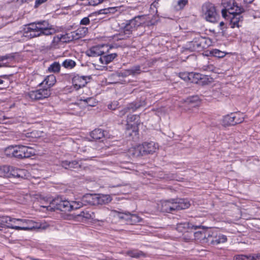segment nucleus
Returning a JSON list of instances; mask_svg holds the SVG:
<instances>
[{
    "mask_svg": "<svg viewBox=\"0 0 260 260\" xmlns=\"http://www.w3.org/2000/svg\"><path fill=\"white\" fill-rule=\"evenodd\" d=\"M200 228V226H194L188 222L180 223V233H182V239L186 242L194 239L202 244H208V238L210 235V230L203 229L196 232L193 231Z\"/></svg>",
    "mask_w": 260,
    "mask_h": 260,
    "instance_id": "1",
    "label": "nucleus"
},
{
    "mask_svg": "<svg viewBox=\"0 0 260 260\" xmlns=\"http://www.w3.org/2000/svg\"><path fill=\"white\" fill-rule=\"evenodd\" d=\"M55 29L48 21H38L29 24L26 29L24 36L29 38L39 37L41 35L48 36L53 34Z\"/></svg>",
    "mask_w": 260,
    "mask_h": 260,
    "instance_id": "2",
    "label": "nucleus"
},
{
    "mask_svg": "<svg viewBox=\"0 0 260 260\" xmlns=\"http://www.w3.org/2000/svg\"><path fill=\"white\" fill-rule=\"evenodd\" d=\"M49 206H47L50 211L55 210H59L62 211H70L72 210L77 209L83 206L84 203L80 201H72L70 202L60 197H57L49 201Z\"/></svg>",
    "mask_w": 260,
    "mask_h": 260,
    "instance_id": "3",
    "label": "nucleus"
},
{
    "mask_svg": "<svg viewBox=\"0 0 260 260\" xmlns=\"http://www.w3.org/2000/svg\"><path fill=\"white\" fill-rule=\"evenodd\" d=\"M7 155L19 159L28 158L35 154V150L24 145L10 146L5 149Z\"/></svg>",
    "mask_w": 260,
    "mask_h": 260,
    "instance_id": "4",
    "label": "nucleus"
},
{
    "mask_svg": "<svg viewBox=\"0 0 260 260\" xmlns=\"http://www.w3.org/2000/svg\"><path fill=\"white\" fill-rule=\"evenodd\" d=\"M7 226L16 230L29 231L35 228V223L31 220L12 218L9 217Z\"/></svg>",
    "mask_w": 260,
    "mask_h": 260,
    "instance_id": "5",
    "label": "nucleus"
},
{
    "mask_svg": "<svg viewBox=\"0 0 260 260\" xmlns=\"http://www.w3.org/2000/svg\"><path fill=\"white\" fill-rule=\"evenodd\" d=\"M202 10L204 18L209 22H216L219 18L215 7L212 3L208 2L203 4Z\"/></svg>",
    "mask_w": 260,
    "mask_h": 260,
    "instance_id": "6",
    "label": "nucleus"
},
{
    "mask_svg": "<svg viewBox=\"0 0 260 260\" xmlns=\"http://www.w3.org/2000/svg\"><path fill=\"white\" fill-rule=\"evenodd\" d=\"M91 199L93 200V204L101 205L108 204L112 201V198L110 195L99 194L94 196L91 194H86L83 197L82 202L84 203V205L86 203L91 204Z\"/></svg>",
    "mask_w": 260,
    "mask_h": 260,
    "instance_id": "7",
    "label": "nucleus"
},
{
    "mask_svg": "<svg viewBox=\"0 0 260 260\" xmlns=\"http://www.w3.org/2000/svg\"><path fill=\"white\" fill-rule=\"evenodd\" d=\"M114 216L123 219L128 224H135L141 221L142 218L138 215L131 214L129 212H121L116 210L111 211Z\"/></svg>",
    "mask_w": 260,
    "mask_h": 260,
    "instance_id": "8",
    "label": "nucleus"
},
{
    "mask_svg": "<svg viewBox=\"0 0 260 260\" xmlns=\"http://www.w3.org/2000/svg\"><path fill=\"white\" fill-rule=\"evenodd\" d=\"M244 120L243 115L240 113H232L223 117V123L224 125H235L242 123Z\"/></svg>",
    "mask_w": 260,
    "mask_h": 260,
    "instance_id": "9",
    "label": "nucleus"
},
{
    "mask_svg": "<svg viewBox=\"0 0 260 260\" xmlns=\"http://www.w3.org/2000/svg\"><path fill=\"white\" fill-rule=\"evenodd\" d=\"M51 95L50 89L43 87L42 88L29 91L28 96L32 100H39L48 98Z\"/></svg>",
    "mask_w": 260,
    "mask_h": 260,
    "instance_id": "10",
    "label": "nucleus"
},
{
    "mask_svg": "<svg viewBox=\"0 0 260 260\" xmlns=\"http://www.w3.org/2000/svg\"><path fill=\"white\" fill-rule=\"evenodd\" d=\"M210 39L198 36L192 40L193 49L196 51H201L210 45Z\"/></svg>",
    "mask_w": 260,
    "mask_h": 260,
    "instance_id": "11",
    "label": "nucleus"
},
{
    "mask_svg": "<svg viewBox=\"0 0 260 260\" xmlns=\"http://www.w3.org/2000/svg\"><path fill=\"white\" fill-rule=\"evenodd\" d=\"M109 52V48L107 45H102L93 46L86 51V54L89 56H102Z\"/></svg>",
    "mask_w": 260,
    "mask_h": 260,
    "instance_id": "12",
    "label": "nucleus"
},
{
    "mask_svg": "<svg viewBox=\"0 0 260 260\" xmlns=\"http://www.w3.org/2000/svg\"><path fill=\"white\" fill-rule=\"evenodd\" d=\"M244 12V9L241 7H236V9L233 13H230L233 17L231 18V23L232 28L235 27H239L241 25L239 24L240 21H242L243 17L240 14Z\"/></svg>",
    "mask_w": 260,
    "mask_h": 260,
    "instance_id": "13",
    "label": "nucleus"
},
{
    "mask_svg": "<svg viewBox=\"0 0 260 260\" xmlns=\"http://www.w3.org/2000/svg\"><path fill=\"white\" fill-rule=\"evenodd\" d=\"M88 32V28L86 27H81L77 30L66 34L69 42L74 40H78L84 37Z\"/></svg>",
    "mask_w": 260,
    "mask_h": 260,
    "instance_id": "14",
    "label": "nucleus"
},
{
    "mask_svg": "<svg viewBox=\"0 0 260 260\" xmlns=\"http://www.w3.org/2000/svg\"><path fill=\"white\" fill-rule=\"evenodd\" d=\"M144 155L147 154H152L155 153L159 148L157 143L150 141L144 142L141 144Z\"/></svg>",
    "mask_w": 260,
    "mask_h": 260,
    "instance_id": "15",
    "label": "nucleus"
},
{
    "mask_svg": "<svg viewBox=\"0 0 260 260\" xmlns=\"http://www.w3.org/2000/svg\"><path fill=\"white\" fill-rule=\"evenodd\" d=\"M227 241L226 236L222 234L217 235L216 232L210 231V235L208 238V245L213 246L223 243Z\"/></svg>",
    "mask_w": 260,
    "mask_h": 260,
    "instance_id": "16",
    "label": "nucleus"
},
{
    "mask_svg": "<svg viewBox=\"0 0 260 260\" xmlns=\"http://www.w3.org/2000/svg\"><path fill=\"white\" fill-rule=\"evenodd\" d=\"M143 103L135 102L129 104L126 107L119 111L118 116L122 117L127 113L135 111L137 109L143 105Z\"/></svg>",
    "mask_w": 260,
    "mask_h": 260,
    "instance_id": "17",
    "label": "nucleus"
},
{
    "mask_svg": "<svg viewBox=\"0 0 260 260\" xmlns=\"http://www.w3.org/2000/svg\"><path fill=\"white\" fill-rule=\"evenodd\" d=\"M174 200L166 201L162 203L161 210L163 212H173L177 210L179 207V203L174 202Z\"/></svg>",
    "mask_w": 260,
    "mask_h": 260,
    "instance_id": "18",
    "label": "nucleus"
},
{
    "mask_svg": "<svg viewBox=\"0 0 260 260\" xmlns=\"http://www.w3.org/2000/svg\"><path fill=\"white\" fill-rule=\"evenodd\" d=\"M87 77L76 75L72 79L73 86L76 90H78L87 84Z\"/></svg>",
    "mask_w": 260,
    "mask_h": 260,
    "instance_id": "19",
    "label": "nucleus"
},
{
    "mask_svg": "<svg viewBox=\"0 0 260 260\" xmlns=\"http://www.w3.org/2000/svg\"><path fill=\"white\" fill-rule=\"evenodd\" d=\"M200 75L197 73L193 72H181L180 73V78L183 80L185 82L190 83L197 82L198 78H200Z\"/></svg>",
    "mask_w": 260,
    "mask_h": 260,
    "instance_id": "20",
    "label": "nucleus"
},
{
    "mask_svg": "<svg viewBox=\"0 0 260 260\" xmlns=\"http://www.w3.org/2000/svg\"><path fill=\"white\" fill-rule=\"evenodd\" d=\"M56 77L54 75L46 76L44 80L39 84V86L50 89L56 83Z\"/></svg>",
    "mask_w": 260,
    "mask_h": 260,
    "instance_id": "21",
    "label": "nucleus"
},
{
    "mask_svg": "<svg viewBox=\"0 0 260 260\" xmlns=\"http://www.w3.org/2000/svg\"><path fill=\"white\" fill-rule=\"evenodd\" d=\"M117 55V53H110L109 50L108 53H105V54L100 57V61L102 64H107L112 62Z\"/></svg>",
    "mask_w": 260,
    "mask_h": 260,
    "instance_id": "22",
    "label": "nucleus"
},
{
    "mask_svg": "<svg viewBox=\"0 0 260 260\" xmlns=\"http://www.w3.org/2000/svg\"><path fill=\"white\" fill-rule=\"evenodd\" d=\"M221 4L224 8L228 10L229 14L233 13L236 7H239L235 0H222Z\"/></svg>",
    "mask_w": 260,
    "mask_h": 260,
    "instance_id": "23",
    "label": "nucleus"
},
{
    "mask_svg": "<svg viewBox=\"0 0 260 260\" xmlns=\"http://www.w3.org/2000/svg\"><path fill=\"white\" fill-rule=\"evenodd\" d=\"M124 254L135 258H139L141 257H146V254L145 253L142 251L135 249H130L124 252Z\"/></svg>",
    "mask_w": 260,
    "mask_h": 260,
    "instance_id": "24",
    "label": "nucleus"
},
{
    "mask_svg": "<svg viewBox=\"0 0 260 260\" xmlns=\"http://www.w3.org/2000/svg\"><path fill=\"white\" fill-rule=\"evenodd\" d=\"M141 144L131 148L128 150L129 154L133 157H139L144 155Z\"/></svg>",
    "mask_w": 260,
    "mask_h": 260,
    "instance_id": "25",
    "label": "nucleus"
},
{
    "mask_svg": "<svg viewBox=\"0 0 260 260\" xmlns=\"http://www.w3.org/2000/svg\"><path fill=\"white\" fill-rule=\"evenodd\" d=\"M234 260H260V254L256 256L252 255L238 254L234 257Z\"/></svg>",
    "mask_w": 260,
    "mask_h": 260,
    "instance_id": "26",
    "label": "nucleus"
},
{
    "mask_svg": "<svg viewBox=\"0 0 260 260\" xmlns=\"http://www.w3.org/2000/svg\"><path fill=\"white\" fill-rule=\"evenodd\" d=\"M67 40L68 38H67V36H66V34L58 35L53 38L51 43V46L52 47H55L60 42H69Z\"/></svg>",
    "mask_w": 260,
    "mask_h": 260,
    "instance_id": "27",
    "label": "nucleus"
},
{
    "mask_svg": "<svg viewBox=\"0 0 260 260\" xmlns=\"http://www.w3.org/2000/svg\"><path fill=\"white\" fill-rule=\"evenodd\" d=\"M90 136L94 140H100L105 136L104 132L101 129H95L91 132Z\"/></svg>",
    "mask_w": 260,
    "mask_h": 260,
    "instance_id": "28",
    "label": "nucleus"
},
{
    "mask_svg": "<svg viewBox=\"0 0 260 260\" xmlns=\"http://www.w3.org/2000/svg\"><path fill=\"white\" fill-rule=\"evenodd\" d=\"M93 213L90 210L86 209L80 212V213L76 215V217H82L86 219L92 218L93 217Z\"/></svg>",
    "mask_w": 260,
    "mask_h": 260,
    "instance_id": "29",
    "label": "nucleus"
},
{
    "mask_svg": "<svg viewBox=\"0 0 260 260\" xmlns=\"http://www.w3.org/2000/svg\"><path fill=\"white\" fill-rule=\"evenodd\" d=\"M142 17V16H139L131 20L129 23L131 25V27H133V28L136 30L138 26H140L143 23L141 20Z\"/></svg>",
    "mask_w": 260,
    "mask_h": 260,
    "instance_id": "30",
    "label": "nucleus"
},
{
    "mask_svg": "<svg viewBox=\"0 0 260 260\" xmlns=\"http://www.w3.org/2000/svg\"><path fill=\"white\" fill-rule=\"evenodd\" d=\"M10 166H3L0 167V177H10Z\"/></svg>",
    "mask_w": 260,
    "mask_h": 260,
    "instance_id": "31",
    "label": "nucleus"
},
{
    "mask_svg": "<svg viewBox=\"0 0 260 260\" xmlns=\"http://www.w3.org/2000/svg\"><path fill=\"white\" fill-rule=\"evenodd\" d=\"M60 69V64L57 62H54L48 67V71L50 73H58Z\"/></svg>",
    "mask_w": 260,
    "mask_h": 260,
    "instance_id": "32",
    "label": "nucleus"
},
{
    "mask_svg": "<svg viewBox=\"0 0 260 260\" xmlns=\"http://www.w3.org/2000/svg\"><path fill=\"white\" fill-rule=\"evenodd\" d=\"M191 204L187 199H180V210H184L188 208Z\"/></svg>",
    "mask_w": 260,
    "mask_h": 260,
    "instance_id": "33",
    "label": "nucleus"
},
{
    "mask_svg": "<svg viewBox=\"0 0 260 260\" xmlns=\"http://www.w3.org/2000/svg\"><path fill=\"white\" fill-rule=\"evenodd\" d=\"M76 64V63L75 61L70 59H66L62 63L63 67L70 69L73 68L75 67Z\"/></svg>",
    "mask_w": 260,
    "mask_h": 260,
    "instance_id": "34",
    "label": "nucleus"
},
{
    "mask_svg": "<svg viewBox=\"0 0 260 260\" xmlns=\"http://www.w3.org/2000/svg\"><path fill=\"white\" fill-rule=\"evenodd\" d=\"M127 124H129V123L134 122L136 124H138L139 122V116L137 115L129 114L127 116L126 120Z\"/></svg>",
    "mask_w": 260,
    "mask_h": 260,
    "instance_id": "35",
    "label": "nucleus"
},
{
    "mask_svg": "<svg viewBox=\"0 0 260 260\" xmlns=\"http://www.w3.org/2000/svg\"><path fill=\"white\" fill-rule=\"evenodd\" d=\"M198 74L200 75V78H198L199 79H198V81L197 82H194V83L207 84L210 82L207 76L202 75L200 73H198Z\"/></svg>",
    "mask_w": 260,
    "mask_h": 260,
    "instance_id": "36",
    "label": "nucleus"
},
{
    "mask_svg": "<svg viewBox=\"0 0 260 260\" xmlns=\"http://www.w3.org/2000/svg\"><path fill=\"white\" fill-rule=\"evenodd\" d=\"M14 58V56L10 54H6L5 55L3 56H0V62H2L4 60H8V59H13ZM8 67V65L7 64V63H1L0 62V68L2 67Z\"/></svg>",
    "mask_w": 260,
    "mask_h": 260,
    "instance_id": "37",
    "label": "nucleus"
},
{
    "mask_svg": "<svg viewBox=\"0 0 260 260\" xmlns=\"http://www.w3.org/2000/svg\"><path fill=\"white\" fill-rule=\"evenodd\" d=\"M134 30H135V28H133V27H131V25L128 23L124 26L123 28V33L126 37H128L129 35Z\"/></svg>",
    "mask_w": 260,
    "mask_h": 260,
    "instance_id": "38",
    "label": "nucleus"
},
{
    "mask_svg": "<svg viewBox=\"0 0 260 260\" xmlns=\"http://www.w3.org/2000/svg\"><path fill=\"white\" fill-rule=\"evenodd\" d=\"M18 173V174H17V175H18L17 178L27 179L28 177L29 176V173L27 172V170L24 169H19Z\"/></svg>",
    "mask_w": 260,
    "mask_h": 260,
    "instance_id": "39",
    "label": "nucleus"
},
{
    "mask_svg": "<svg viewBox=\"0 0 260 260\" xmlns=\"http://www.w3.org/2000/svg\"><path fill=\"white\" fill-rule=\"evenodd\" d=\"M8 220H10L9 216H0V230L5 226H7Z\"/></svg>",
    "mask_w": 260,
    "mask_h": 260,
    "instance_id": "40",
    "label": "nucleus"
},
{
    "mask_svg": "<svg viewBox=\"0 0 260 260\" xmlns=\"http://www.w3.org/2000/svg\"><path fill=\"white\" fill-rule=\"evenodd\" d=\"M212 55L216 57L222 58L225 56L226 53L218 49H214L212 51Z\"/></svg>",
    "mask_w": 260,
    "mask_h": 260,
    "instance_id": "41",
    "label": "nucleus"
},
{
    "mask_svg": "<svg viewBox=\"0 0 260 260\" xmlns=\"http://www.w3.org/2000/svg\"><path fill=\"white\" fill-rule=\"evenodd\" d=\"M130 73L131 75L134 76L135 75H137L140 73L141 72V68L140 66H136L129 69Z\"/></svg>",
    "mask_w": 260,
    "mask_h": 260,
    "instance_id": "42",
    "label": "nucleus"
},
{
    "mask_svg": "<svg viewBox=\"0 0 260 260\" xmlns=\"http://www.w3.org/2000/svg\"><path fill=\"white\" fill-rule=\"evenodd\" d=\"M81 100L84 101L87 105L90 107H94L96 104L95 99L92 98H88L84 100L81 99Z\"/></svg>",
    "mask_w": 260,
    "mask_h": 260,
    "instance_id": "43",
    "label": "nucleus"
},
{
    "mask_svg": "<svg viewBox=\"0 0 260 260\" xmlns=\"http://www.w3.org/2000/svg\"><path fill=\"white\" fill-rule=\"evenodd\" d=\"M19 170V169H17V168H15L13 167H10V171H9V173L10 174V177L11 176H13L14 177H18V175H17V174H18V171Z\"/></svg>",
    "mask_w": 260,
    "mask_h": 260,
    "instance_id": "44",
    "label": "nucleus"
},
{
    "mask_svg": "<svg viewBox=\"0 0 260 260\" xmlns=\"http://www.w3.org/2000/svg\"><path fill=\"white\" fill-rule=\"evenodd\" d=\"M114 9H115L114 8L110 7V8H106V9H101V10H99V14H107L111 13V11L114 10Z\"/></svg>",
    "mask_w": 260,
    "mask_h": 260,
    "instance_id": "45",
    "label": "nucleus"
},
{
    "mask_svg": "<svg viewBox=\"0 0 260 260\" xmlns=\"http://www.w3.org/2000/svg\"><path fill=\"white\" fill-rule=\"evenodd\" d=\"M119 106V103L117 101H114L111 104H109L108 107L109 109L114 110L116 109Z\"/></svg>",
    "mask_w": 260,
    "mask_h": 260,
    "instance_id": "46",
    "label": "nucleus"
},
{
    "mask_svg": "<svg viewBox=\"0 0 260 260\" xmlns=\"http://www.w3.org/2000/svg\"><path fill=\"white\" fill-rule=\"evenodd\" d=\"M130 72H131L129 71V69L122 71L118 73V76L122 77L128 76L129 75H131Z\"/></svg>",
    "mask_w": 260,
    "mask_h": 260,
    "instance_id": "47",
    "label": "nucleus"
},
{
    "mask_svg": "<svg viewBox=\"0 0 260 260\" xmlns=\"http://www.w3.org/2000/svg\"><path fill=\"white\" fill-rule=\"evenodd\" d=\"M193 46V44L192 43V41L188 42V43L186 45V47L184 48L186 50H188L190 52L191 51H196L193 49L192 47Z\"/></svg>",
    "mask_w": 260,
    "mask_h": 260,
    "instance_id": "48",
    "label": "nucleus"
},
{
    "mask_svg": "<svg viewBox=\"0 0 260 260\" xmlns=\"http://www.w3.org/2000/svg\"><path fill=\"white\" fill-rule=\"evenodd\" d=\"M104 1V0H90L89 3L90 5L95 6L102 3Z\"/></svg>",
    "mask_w": 260,
    "mask_h": 260,
    "instance_id": "49",
    "label": "nucleus"
},
{
    "mask_svg": "<svg viewBox=\"0 0 260 260\" xmlns=\"http://www.w3.org/2000/svg\"><path fill=\"white\" fill-rule=\"evenodd\" d=\"M90 23V20L88 17L83 18L80 22L81 25H87Z\"/></svg>",
    "mask_w": 260,
    "mask_h": 260,
    "instance_id": "50",
    "label": "nucleus"
},
{
    "mask_svg": "<svg viewBox=\"0 0 260 260\" xmlns=\"http://www.w3.org/2000/svg\"><path fill=\"white\" fill-rule=\"evenodd\" d=\"M74 162H68V161H64L62 163V166L64 167L66 169H71L72 167V165H73Z\"/></svg>",
    "mask_w": 260,
    "mask_h": 260,
    "instance_id": "51",
    "label": "nucleus"
},
{
    "mask_svg": "<svg viewBox=\"0 0 260 260\" xmlns=\"http://www.w3.org/2000/svg\"><path fill=\"white\" fill-rule=\"evenodd\" d=\"M50 199H52L51 198H49L46 201H45V203L44 205H41V207H42L43 208H45V209H46L47 210H48V211H50V210L49 209V208L47 207V206H49V201Z\"/></svg>",
    "mask_w": 260,
    "mask_h": 260,
    "instance_id": "52",
    "label": "nucleus"
},
{
    "mask_svg": "<svg viewBox=\"0 0 260 260\" xmlns=\"http://www.w3.org/2000/svg\"><path fill=\"white\" fill-rule=\"evenodd\" d=\"M159 0H155L150 6V9L154 11V9H156L158 5Z\"/></svg>",
    "mask_w": 260,
    "mask_h": 260,
    "instance_id": "53",
    "label": "nucleus"
},
{
    "mask_svg": "<svg viewBox=\"0 0 260 260\" xmlns=\"http://www.w3.org/2000/svg\"><path fill=\"white\" fill-rule=\"evenodd\" d=\"M188 3V0H180V9H182Z\"/></svg>",
    "mask_w": 260,
    "mask_h": 260,
    "instance_id": "54",
    "label": "nucleus"
},
{
    "mask_svg": "<svg viewBox=\"0 0 260 260\" xmlns=\"http://www.w3.org/2000/svg\"><path fill=\"white\" fill-rule=\"evenodd\" d=\"M228 11V10L226 8H224V9H222L221 11V13L223 17L226 18L227 16V12Z\"/></svg>",
    "mask_w": 260,
    "mask_h": 260,
    "instance_id": "55",
    "label": "nucleus"
},
{
    "mask_svg": "<svg viewBox=\"0 0 260 260\" xmlns=\"http://www.w3.org/2000/svg\"><path fill=\"white\" fill-rule=\"evenodd\" d=\"M47 0H36L35 5L36 6H38L44 3H45Z\"/></svg>",
    "mask_w": 260,
    "mask_h": 260,
    "instance_id": "56",
    "label": "nucleus"
},
{
    "mask_svg": "<svg viewBox=\"0 0 260 260\" xmlns=\"http://www.w3.org/2000/svg\"><path fill=\"white\" fill-rule=\"evenodd\" d=\"M213 68V66H209L208 67L204 66L203 67V69L204 70H212Z\"/></svg>",
    "mask_w": 260,
    "mask_h": 260,
    "instance_id": "57",
    "label": "nucleus"
},
{
    "mask_svg": "<svg viewBox=\"0 0 260 260\" xmlns=\"http://www.w3.org/2000/svg\"><path fill=\"white\" fill-rule=\"evenodd\" d=\"M224 25V23L223 22H220L219 23V26L220 27V29L223 30V28H222V26Z\"/></svg>",
    "mask_w": 260,
    "mask_h": 260,
    "instance_id": "58",
    "label": "nucleus"
},
{
    "mask_svg": "<svg viewBox=\"0 0 260 260\" xmlns=\"http://www.w3.org/2000/svg\"><path fill=\"white\" fill-rule=\"evenodd\" d=\"M254 0H244V2L246 4H251Z\"/></svg>",
    "mask_w": 260,
    "mask_h": 260,
    "instance_id": "59",
    "label": "nucleus"
},
{
    "mask_svg": "<svg viewBox=\"0 0 260 260\" xmlns=\"http://www.w3.org/2000/svg\"><path fill=\"white\" fill-rule=\"evenodd\" d=\"M4 81L1 79V77H0V85L3 84Z\"/></svg>",
    "mask_w": 260,
    "mask_h": 260,
    "instance_id": "60",
    "label": "nucleus"
},
{
    "mask_svg": "<svg viewBox=\"0 0 260 260\" xmlns=\"http://www.w3.org/2000/svg\"><path fill=\"white\" fill-rule=\"evenodd\" d=\"M31 260H42V259H38V258H31Z\"/></svg>",
    "mask_w": 260,
    "mask_h": 260,
    "instance_id": "61",
    "label": "nucleus"
},
{
    "mask_svg": "<svg viewBox=\"0 0 260 260\" xmlns=\"http://www.w3.org/2000/svg\"><path fill=\"white\" fill-rule=\"evenodd\" d=\"M103 211H104V212H108V211H109V210H108V209H107V208H106V209H104L103 210Z\"/></svg>",
    "mask_w": 260,
    "mask_h": 260,
    "instance_id": "62",
    "label": "nucleus"
},
{
    "mask_svg": "<svg viewBox=\"0 0 260 260\" xmlns=\"http://www.w3.org/2000/svg\"><path fill=\"white\" fill-rule=\"evenodd\" d=\"M192 101L191 99H187V102H191Z\"/></svg>",
    "mask_w": 260,
    "mask_h": 260,
    "instance_id": "63",
    "label": "nucleus"
},
{
    "mask_svg": "<svg viewBox=\"0 0 260 260\" xmlns=\"http://www.w3.org/2000/svg\"><path fill=\"white\" fill-rule=\"evenodd\" d=\"M2 121V120L0 119V122H1Z\"/></svg>",
    "mask_w": 260,
    "mask_h": 260,
    "instance_id": "64",
    "label": "nucleus"
}]
</instances>
